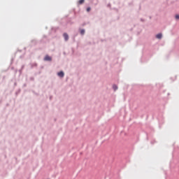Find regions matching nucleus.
<instances>
[{
	"mask_svg": "<svg viewBox=\"0 0 179 179\" xmlns=\"http://www.w3.org/2000/svg\"><path fill=\"white\" fill-rule=\"evenodd\" d=\"M156 38H157L158 40H162V38H163V34L159 33V34H157Z\"/></svg>",
	"mask_w": 179,
	"mask_h": 179,
	"instance_id": "nucleus-1",
	"label": "nucleus"
},
{
	"mask_svg": "<svg viewBox=\"0 0 179 179\" xmlns=\"http://www.w3.org/2000/svg\"><path fill=\"white\" fill-rule=\"evenodd\" d=\"M57 76L59 78H64V76H65V73H64V71H59V73H57Z\"/></svg>",
	"mask_w": 179,
	"mask_h": 179,
	"instance_id": "nucleus-2",
	"label": "nucleus"
},
{
	"mask_svg": "<svg viewBox=\"0 0 179 179\" xmlns=\"http://www.w3.org/2000/svg\"><path fill=\"white\" fill-rule=\"evenodd\" d=\"M63 36L64 38L65 41H68V40H69V36L68 35V34L64 33L63 34Z\"/></svg>",
	"mask_w": 179,
	"mask_h": 179,
	"instance_id": "nucleus-3",
	"label": "nucleus"
},
{
	"mask_svg": "<svg viewBox=\"0 0 179 179\" xmlns=\"http://www.w3.org/2000/svg\"><path fill=\"white\" fill-rule=\"evenodd\" d=\"M44 61H52V58L48 55H46L44 58Z\"/></svg>",
	"mask_w": 179,
	"mask_h": 179,
	"instance_id": "nucleus-4",
	"label": "nucleus"
},
{
	"mask_svg": "<svg viewBox=\"0 0 179 179\" xmlns=\"http://www.w3.org/2000/svg\"><path fill=\"white\" fill-rule=\"evenodd\" d=\"M113 89L114 92H117V90H118V86H117V85L114 84L113 85Z\"/></svg>",
	"mask_w": 179,
	"mask_h": 179,
	"instance_id": "nucleus-5",
	"label": "nucleus"
},
{
	"mask_svg": "<svg viewBox=\"0 0 179 179\" xmlns=\"http://www.w3.org/2000/svg\"><path fill=\"white\" fill-rule=\"evenodd\" d=\"M80 34H81L82 36H83V34H85V29H81V30H80Z\"/></svg>",
	"mask_w": 179,
	"mask_h": 179,
	"instance_id": "nucleus-6",
	"label": "nucleus"
},
{
	"mask_svg": "<svg viewBox=\"0 0 179 179\" xmlns=\"http://www.w3.org/2000/svg\"><path fill=\"white\" fill-rule=\"evenodd\" d=\"M84 2H85V0H80L79 1L80 5H82V3H83Z\"/></svg>",
	"mask_w": 179,
	"mask_h": 179,
	"instance_id": "nucleus-7",
	"label": "nucleus"
},
{
	"mask_svg": "<svg viewBox=\"0 0 179 179\" xmlns=\"http://www.w3.org/2000/svg\"><path fill=\"white\" fill-rule=\"evenodd\" d=\"M175 19H176V20H179V15H176L175 16Z\"/></svg>",
	"mask_w": 179,
	"mask_h": 179,
	"instance_id": "nucleus-8",
	"label": "nucleus"
},
{
	"mask_svg": "<svg viewBox=\"0 0 179 179\" xmlns=\"http://www.w3.org/2000/svg\"><path fill=\"white\" fill-rule=\"evenodd\" d=\"M90 7H88L87 8V12H90Z\"/></svg>",
	"mask_w": 179,
	"mask_h": 179,
	"instance_id": "nucleus-9",
	"label": "nucleus"
}]
</instances>
